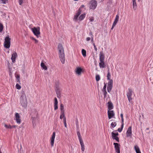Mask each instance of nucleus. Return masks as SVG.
<instances>
[{"label": "nucleus", "instance_id": "58836bf2", "mask_svg": "<svg viewBox=\"0 0 153 153\" xmlns=\"http://www.w3.org/2000/svg\"><path fill=\"white\" fill-rule=\"evenodd\" d=\"M3 29V25L0 23V32H1Z\"/></svg>", "mask_w": 153, "mask_h": 153}, {"label": "nucleus", "instance_id": "f03ea898", "mask_svg": "<svg viewBox=\"0 0 153 153\" xmlns=\"http://www.w3.org/2000/svg\"><path fill=\"white\" fill-rule=\"evenodd\" d=\"M85 6L84 5H82L79 8V9L77 11L76 13V14L74 16V18H73V21L75 22H76L78 20V17H79V16L81 13V9L84 7Z\"/></svg>", "mask_w": 153, "mask_h": 153}, {"label": "nucleus", "instance_id": "a878e982", "mask_svg": "<svg viewBox=\"0 0 153 153\" xmlns=\"http://www.w3.org/2000/svg\"><path fill=\"white\" fill-rule=\"evenodd\" d=\"M134 148L136 153H141L139 148L137 146H135Z\"/></svg>", "mask_w": 153, "mask_h": 153}, {"label": "nucleus", "instance_id": "cd10ccee", "mask_svg": "<svg viewBox=\"0 0 153 153\" xmlns=\"http://www.w3.org/2000/svg\"><path fill=\"white\" fill-rule=\"evenodd\" d=\"M60 118L61 119H66V118L65 116V112H61V114L60 116Z\"/></svg>", "mask_w": 153, "mask_h": 153}, {"label": "nucleus", "instance_id": "6e6552de", "mask_svg": "<svg viewBox=\"0 0 153 153\" xmlns=\"http://www.w3.org/2000/svg\"><path fill=\"white\" fill-rule=\"evenodd\" d=\"M113 81L112 79L110 80L108 82L107 90L108 93H110L113 87Z\"/></svg>", "mask_w": 153, "mask_h": 153}, {"label": "nucleus", "instance_id": "3c124183", "mask_svg": "<svg viewBox=\"0 0 153 153\" xmlns=\"http://www.w3.org/2000/svg\"><path fill=\"white\" fill-rule=\"evenodd\" d=\"M121 125H123L124 126V119H121Z\"/></svg>", "mask_w": 153, "mask_h": 153}, {"label": "nucleus", "instance_id": "603ef678", "mask_svg": "<svg viewBox=\"0 0 153 153\" xmlns=\"http://www.w3.org/2000/svg\"><path fill=\"white\" fill-rule=\"evenodd\" d=\"M90 38L89 37H88L86 38V40L87 41H88L90 40Z\"/></svg>", "mask_w": 153, "mask_h": 153}, {"label": "nucleus", "instance_id": "f257e3e1", "mask_svg": "<svg viewBox=\"0 0 153 153\" xmlns=\"http://www.w3.org/2000/svg\"><path fill=\"white\" fill-rule=\"evenodd\" d=\"M58 49L59 52V57L60 60L62 64H64L65 61L64 51L63 46L61 44H59L58 45Z\"/></svg>", "mask_w": 153, "mask_h": 153}, {"label": "nucleus", "instance_id": "a18cd8bd", "mask_svg": "<svg viewBox=\"0 0 153 153\" xmlns=\"http://www.w3.org/2000/svg\"><path fill=\"white\" fill-rule=\"evenodd\" d=\"M104 86L102 90H106V84L104 83Z\"/></svg>", "mask_w": 153, "mask_h": 153}, {"label": "nucleus", "instance_id": "20e7f679", "mask_svg": "<svg viewBox=\"0 0 153 153\" xmlns=\"http://www.w3.org/2000/svg\"><path fill=\"white\" fill-rule=\"evenodd\" d=\"M20 99V101L22 105L23 106H25L26 103L27 99L25 94L24 92L22 93Z\"/></svg>", "mask_w": 153, "mask_h": 153}, {"label": "nucleus", "instance_id": "c9c22d12", "mask_svg": "<svg viewBox=\"0 0 153 153\" xmlns=\"http://www.w3.org/2000/svg\"><path fill=\"white\" fill-rule=\"evenodd\" d=\"M16 88L17 89L19 90L21 88V86L18 84L17 83L16 84Z\"/></svg>", "mask_w": 153, "mask_h": 153}, {"label": "nucleus", "instance_id": "09e8293b", "mask_svg": "<svg viewBox=\"0 0 153 153\" xmlns=\"http://www.w3.org/2000/svg\"><path fill=\"white\" fill-rule=\"evenodd\" d=\"M4 126L6 128H10V126L9 125H7L6 124H5L4 125Z\"/></svg>", "mask_w": 153, "mask_h": 153}, {"label": "nucleus", "instance_id": "37998d69", "mask_svg": "<svg viewBox=\"0 0 153 153\" xmlns=\"http://www.w3.org/2000/svg\"><path fill=\"white\" fill-rule=\"evenodd\" d=\"M16 78L17 79L18 82H20V76L19 75H17L16 76Z\"/></svg>", "mask_w": 153, "mask_h": 153}, {"label": "nucleus", "instance_id": "72a5a7b5", "mask_svg": "<svg viewBox=\"0 0 153 153\" xmlns=\"http://www.w3.org/2000/svg\"><path fill=\"white\" fill-rule=\"evenodd\" d=\"M116 125L117 124L115 122H112L111 124V126L113 128L114 127L116 126Z\"/></svg>", "mask_w": 153, "mask_h": 153}, {"label": "nucleus", "instance_id": "f3484780", "mask_svg": "<svg viewBox=\"0 0 153 153\" xmlns=\"http://www.w3.org/2000/svg\"><path fill=\"white\" fill-rule=\"evenodd\" d=\"M55 135V132H53L51 138V144L52 146H54Z\"/></svg>", "mask_w": 153, "mask_h": 153}, {"label": "nucleus", "instance_id": "393cba45", "mask_svg": "<svg viewBox=\"0 0 153 153\" xmlns=\"http://www.w3.org/2000/svg\"><path fill=\"white\" fill-rule=\"evenodd\" d=\"M41 67L44 70H47L48 69L47 67L45 65V64L42 62L40 64Z\"/></svg>", "mask_w": 153, "mask_h": 153}, {"label": "nucleus", "instance_id": "5701e85b", "mask_svg": "<svg viewBox=\"0 0 153 153\" xmlns=\"http://www.w3.org/2000/svg\"><path fill=\"white\" fill-rule=\"evenodd\" d=\"M99 63V66L100 68H104L105 67V65L104 63V61H100Z\"/></svg>", "mask_w": 153, "mask_h": 153}, {"label": "nucleus", "instance_id": "ddd939ff", "mask_svg": "<svg viewBox=\"0 0 153 153\" xmlns=\"http://www.w3.org/2000/svg\"><path fill=\"white\" fill-rule=\"evenodd\" d=\"M119 14L118 13L116 15L115 18L114 19V21L112 26L111 30L113 29L115 26L116 25V24H117L119 18Z\"/></svg>", "mask_w": 153, "mask_h": 153}, {"label": "nucleus", "instance_id": "7ed1b4c3", "mask_svg": "<svg viewBox=\"0 0 153 153\" xmlns=\"http://www.w3.org/2000/svg\"><path fill=\"white\" fill-rule=\"evenodd\" d=\"M32 31L34 34L37 38L39 37L40 34V28L39 27H34L31 29Z\"/></svg>", "mask_w": 153, "mask_h": 153}, {"label": "nucleus", "instance_id": "b1692460", "mask_svg": "<svg viewBox=\"0 0 153 153\" xmlns=\"http://www.w3.org/2000/svg\"><path fill=\"white\" fill-rule=\"evenodd\" d=\"M79 142L81 146V150L82 151L84 152L85 150V146L83 142V141H80Z\"/></svg>", "mask_w": 153, "mask_h": 153}, {"label": "nucleus", "instance_id": "c756f323", "mask_svg": "<svg viewBox=\"0 0 153 153\" xmlns=\"http://www.w3.org/2000/svg\"><path fill=\"white\" fill-rule=\"evenodd\" d=\"M60 109L61 112H65L64 110V105L62 104H60Z\"/></svg>", "mask_w": 153, "mask_h": 153}, {"label": "nucleus", "instance_id": "052dcab7", "mask_svg": "<svg viewBox=\"0 0 153 153\" xmlns=\"http://www.w3.org/2000/svg\"><path fill=\"white\" fill-rule=\"evenodd\" d=\"M10 128H11V126H10Z\"/></svg>", "mask_w": 153, "mask_h": 153}, {"label": "nucleus", "instance_id": "39448f33", "mask_svg": "<svg viewBox=\"0 0 153 153\" xmlns=\"http://www.w3.org/2000/svg\"><path fill=\"white\" fill-rule=\"evenodd\" d=\"M97 1L95 0L91 1L89 2V8L90 9H94L97 6Z\"/></svg>", "mask_w": 153, "mask_h": 153}, {"label": "nucleus", "instance_id": "4468645a", "mask_svg": "<svg viewBox=\"0 0 153 153\" xmlns=\"http://www.w3.org/2000/svg\"><path fill=\"white\" fill-rule=\"evenodd\" d=\"M108 115L109 119L112 118H115V113L113 110H108Z\"/></svg>", "mask_w": 153, "mask_h": 153}, {"label": "nucleus", "instance_id": "2f4dec72", "mask_svg": "<svg viewBox=\"0 0 153 153\" xmlns=\"http://www.w3.org/2000/svg\"><path fill=\"white\" fill-rule=\"evenodd\" d=\"M102 91L103 93L104 97L105 98L107 97V92L106 90H102Z\"/></svg>", "mask_w": 153, "mask_h": 153}, {"label": "nucleus", "instance_id": "4d7b16f0", "mask_svg": "<svg viewBox=\"0 0 153 153\" xmlns=\"http://www.w3.org/2000/svg\"><path fill=\"white\" fill-rule=\"evenodd\" d=\"M78 123V120H77V122H76V124H77Z\"/></svg>", "mask_w": 153, "mask_h": 153}, {"label": "nucleus", "instance_id": "c85d7f7f", "mask_svg": "<svg viewBox=\"0 0 153 153\" xmlns=\"http://www.w3.org/2000/svg\"><path fill=\"white\" fill-rule=\"evenodd\" d=\"M82 55L84 57H85L86 56V51L84 50V49H82Z\"/></svg>", "mask_w": 153, "mask_h": 153}, {"label": "nucleus", "instance_id": "4be33fe9", "mask_svg": "<svg viewBox=\"0 0 153 153\" xmlns=\"http://www.w3.org/2000/svg\"><path fill=\"white\" fill-rule=\"evenodd\" d=\"M108 110L112 109L113 108V106L112 103L111 102H108Z\"/></svg>", "mask_w": 153, "mask_h": 153}, {"label": "nucleus", "instance_id": "a211bd4d", "mask_svg": "<svg viewBox=\"0 0 153 153\" xmlns=\"http://www.w3.org/2000/svg\"><path fill=\"white\" fill-rule=\"evenodd\" d=\"M131 126H129L126 131V136L127 137H131L132 135Z\"/></svg>", "mask_w": 153, "mask_h": 153}, {"label": "nucleus", "instance_id": "1a4fd4ad", "mask_svg": "<svg viewBox=\"0 0 153 153\" xmlns=\"http://www.w3.org/2000/svg\"><path fill=\"white\" fill-rule=\"evenodd\" d=\"M14 119L16 121L17 124H20L21 123V117L18 113H15Z\"/></svg>", "mask_w": 153, "mask_h": 153}, {"label": "nucleus", "instance_id": "a19ab883", "mask_svg": "<svg viewBox=\"0 0 153 153\" xmlns=\"http://www.w3.org/2000/svg\"><path fill=\"white\" fill-rule=\"evenodd\" d=\"M89 19L90 22H92L94 21V18L93 17L91 16L89 17Z\"/></svg>", "mask_w": 153, "mask_h": 153}, {"label": "nucleus", "instance_id": "6e6d98bb", "mask_svg": "<svg viewBox=\"0 0 153 153\" xmlns=\"http://www.w3.org/2000/svg\"><path fill=\"white\" fill-rule=\"evenodd\" d=\"M7 65H8V68H9V63L8 62Z\"/></svg>", "mask_w": 153, "mask_h": 153}, {"label": "nucleus", "instance_id": "5fc2aeb1", "mask_svg": "<svg viewBox=\"0 0 153 153\" xmlns=\"http://www.w3.org/2000/svg\"><path fill=\"white\" fill-rule=\"evenodd\" d=\"M112 0H109V3H112Z\"/></svg>", "mask_w": 153, "mask_h": 153}, {"label": "nucleus", "instance_id": "13d9d810", "mask_svg": "<svg viewBox=\"0 0 153 153\" xmlns=\"http://www.w3.org/2000/svg\"><path fill=\"white\" fill-rule=\"evenodd\" d=\"M132 0V1H136L135 0Z\"/></svg>", "mask_w": 153, "mask_h": 153}, {"label": "nucleus", "instance_id": "9b49d317", "mask_svg": "<svg viewBox=\"0 0 153 153\" xmlns=\"http://www.w3.org/2000/svg\"><path fill=\"white\" fill-rule=\"evenodd\" d=\"M30 115L31 116L32 118H35L36 117H37L38 116V113L36 109L34 108L33 109L30 113Z\"/></svg>", "mask_w": 153, "mask_h": 153}, {"label": "nucleus", "instance_id": "aec40b11", "mask_svg": "<svg viewBox=\"0 0 153 153\" xmlns=\"http://www.w3.org/2000/svg\"><path fill=\"white\" fill-rule=\"evenodd\" d=\"M82 72V69L80 67H77L76 69V74L79 75H81V73Z\"/></svg>", "mask_w": 153, "mask_h": 153}, {"label": "nucleus", "instance_id": "864d4df0", "mask_svg": "<svg viewBox=\"0 0 153 153\" xmlns=\"http://www.w3.org/2000/svg\"><path fill=\"white\" fill-rule=\"evenodd\" d=\"M120 117L121 119H123V113H121L120 114Z\"/></svg>", "mask_w": 153, "mask_h": 153}, {"label": "nucleus", "instance_id": "bb28decb", "mask_svg": "<svg viewBox=\"0 0 153 153\" xmlns=\"http://www.w3.org/2000/svg\"><path fill=\"white\" fill-rule=\"evenodd\" d=\"M77 134L78 136L79 141H83L82 139L81 136V134L80 132L79 131H77Z\"/></svg>", "mask_w": 153, "mask_h": 153}, {"label": "nucleus", "instance_id": "8fccbe9b", "mask_svg": "<svg viewBox=\"0 0 153 153\" xmlns=\"http://www.w3.org/2000/svg\"><path fill=\"white\" fill-rule=\"evenodd\" d=\"M93 45L94 46V50H95V51H97V48L96 47L95 44L94 43H93Z\"/></svg>", "mask_w": 153, "mask_h": 153}, {"label": "nucleus", "instance_id": "2eb2a0df", "mask_svg": "<svg viewBox=\"0 0 153 153\" xmlns=\"http://www.w3.org/2000/svg\"><path fill=\"white\" fill-rule=\"evenodd\" d=\"M55 90L57 97H59L60 96V92L61 91V89L59 85H56Z\"/></svg>", "mask_w": 153, "mask_h": 153}, {"label": "nucleus", "instance_id": "79ce46f5", "mask_svg": "<svg viewBox=\"0 0 153 153\" xmlns=\"http://www.w3.org/2000/svg\"><path fill=\"white\" fill-rule=\"evenodd\" d=\"M58 102L56 98H54V104L58 105Z\"/></svg>", "mask_w": 153, "mask_h": 153}, {"label": "nucleus", "instance_id": "9d476101", "mask_svg": "<svg viewBox=\"0 0 153 153\" xmlns=\"http://www.w3.org/2000/svg\"><path fill=\"white\" fill-rule=\"evenodd\" d=\"M111 137L112 138L113 140H115L117 142H119V138L117 137L118 135V132L114 133V132H112L111 133Z\"/></svg>", "mask_w": 153, "mask_h": 153}, {"label": "nucleus", "instance_id": "bf43d9fd", "mask_svg": "<svg viewBox=\"0 0 153 153\" xmlns=\"http://www.w3.org/2000/svg\"><path fill=\"white\" fill-rule=\"evenodd\" d=\"M141 1V0H138V1Z\"/></svg>", "mask_w": 153, "mask_h": 153}, {"label": "nucleus", "instance_id": "e433bc0d", "mask_svg": "<svg viewBox=\"0 0 153 153\" xmlns=\"http://www.w3.org/2000/svg\"><path fill=\"white\" fill-rule=\"evenodd\" d=\"M63 123L65 125V127H67V125L66 123V119L65 118L64 119H63Z\"/></svg>", "mask_w": 153, "mask_h": 153}, {"label": "nucleus", "instance_id": "6ab92c4d", "mask_svg": "<svg viewBox=\"0 0 153 153\" xmlns=\"http://www.w3.org/2000/svg\"><path fill=\"white\" fill-rule=\"evenodd\" d=\"M100 61H104L105 56L103 51H101L100 53Z\"/></svg>", "mask_w": 153, "mask_h": 153}, {"label": "nucleus", "instance_id": "ea45409f", "mask_svg": "<svg viewBox=\"0 0 153 153\" xmlns=\"http://www.w3.org/2000/svg\"><path fill=\"white\" fill-rule=\"evenodd\" d=\"M31 39L33 40H34L35 41V43H37L38 42V41L36 39L34 38L33 37H31Z\"/></svg>", "mask_w": 153, "mask_h": 153}, {"label": "nucleus", "instance_id": "473e14b6", "mask_svg": "<svg viewBox=\"0 0 153 153\" xmlns=\"http://www.w3.org/2000/svg\"><path fill=\"white\" fill-rule=\"evenodd\" d=\"M133 6L134 9H136L137 7L136 1H133Z\"/></svg>", "mask_w": 153, "mask_h": 153}, {"label": "nucleus", "instance_id": "f8f14e48", "mask_svg": "<svg viewBox=\"0 0 153 153\" xmlns=\"http://www.w3.org/2000/svg\"><path fill=\"white\" fill-rule=\"evenodd\" d=\"M113 144L114 145V148L116 152L117 153H120V144L117 143H114Z\"/></svg>", "mask_w": 153, "mask_h": 153}, {"label": "nucleus", "instance_id": "4c0bfd02", "mask_svg": "<svg viewBox=\"0 0 153 153\" xmlns=\"http://www.w3.org/2000/svg\"><path fill=\"white\" fill-rule=\"evenodd\" d=\"M123 126L121 125V128H119L118 129L117 131L120 132H121L122 131L123 129Z\"/></svg>", "mask_w": 153, "mask_h": 153}, {"label": "nucleus", "instance_id": "de8ad7c7", "mask_svg": "<svg viewBox=\"0 0 153 153\" xmlns=\"http://www.w3.org/2000/svg\"><path fill=\"white\" fill-rule=\"evenodd\" d=\"M58 108V105L54 104V109L55 110H57Z\"/></svg>", "mask_w": 153, "mask_h": 153}, {"label": "nucleus", "instance_id": "c03bdc74", "mask_svg": "<svg viewBox=\"0 0 153 153\" xmlns=\"http://www.w3.org/2000/svg\"><path fill=\"white\" fill-rule=\"evenodd\" d=\"M23 0H19V4L20 5H22L23 3Z\"/></svg>", "mask_w": 153, "mask_h": 153}, {"label": "nucleus", "instance_id": "f704fd0d", "mask_svg": "<svg viewBox=\"0 0 153 153\" xmlns=\"http://www.w3.org/2000/svg\"><path fill=\"white\" fill-rule=\"evenodd\" d=\"M96 79L97 81H98L100 79V77L99 75H97L96 76Z\"/></svg>", "mask_w": 153, "mask_h": 153}, {"label": "nucleus", "instance_id": "49530a36", "mask_svg": "<svg viewBox=\"0 0 153 153\" xmlns=\"http://www.w3.org/2000/svg\"><path fill=\"white\" fill-rule=\"evenodd\" d=\"M90 35H92V37H91V42H94L93 37V35H92V32H90Z\"/></svg>", "mask_w": 153, "mask_h": 153}, {"label": "nucleus", "instance_id": "423d86ee", "mask_svg": "<svg viewBox=\"0 0 153 153\" xmlns=\"http://www.w3.org/2000/svg\"><path fill=\"white\" fill-rule=\"evenodd\" d=\"M133 91L131 88H129L128 89V91L127 93V96L128 99V100L130 102H131L132 98L131 97L132 95Z\"/></svg>", "mask_w": 153, "mask_h": 153}, {"label": "nucleus", "instance_id": "dca6fc26", "mask_svg": "<svg viewBox=\"0 0 153 153\" xmlns=\"http://www.w3.org/2000/svg\"><path fill=\"white\" fill-rule=\"evenodd\" d=\"M18 55L16 53L14 52H13L12 55L11 57V59L12 61V64L16 62V59Z\"/></svg>", "mask_w": 153, "mask_h": 153}, {"label": "nucleus", "instance_id": "7c9ffc66", "mask_svg": "<svg viewBox=\"0 0 153 153\" xmlns=\"http://www.w3.org/2000/svg\"><path fill=\"white\" fill-rule=\"evenodd\" d=\"M111 74L109 72V70H108L107 77V79L108 80H109V81H110V80L111 79H110V78L111 77Z\"/></svg>", "mask_w": 153, "mask_h": 153}, {"label": "nucleus", "instance_id": "0eeeda50", "mask_svg": "<svg viewBox=\"0 0 153 153\" xmlns=\"http://www.w3.org/2000/svg\"><path fill=\"white\" fill-rule=\"evenodd\" d=\"M4 46L6 48H9L10 47V38L9 35L6 36L4 40Z\"/></svg>", "mask_w": 153, "mask_h": 153}, {"label": "nucleus", "instance_id": "412c9836", "mask_svg": "<svg viewBox=\"0 0 153 153\" xmlns=\"http://www.w3.org/2000/svg\"><path fill=\"white\" fill-rule=\"evenodd\" d=\"M85 16L86 14L85 13L81 14L79 16L78 20L80 21L84 19Z\"/></svg>", "mask_w": 153, "mask_h": 153}]
</instances>
